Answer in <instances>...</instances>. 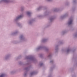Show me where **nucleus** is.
<instances>
[{"label": "nucleus", "instance_id": "nucleus-1", "mask_svg": "<svg viewBox=\"0 0 77 77\" xmlns=\"http://www.w3.org/2000/svg\"><path fill=\"white\" fill-rule=\"evenodd\" d=\"M72 20H70V21L69 22V24L70 25L71 24H72Z\"/></svg>", "mask_w": 77, "mask_h": 77}, {"label": "nucleus", "instance_id": "nucleus-2", "mask_svg": "<svg viewBox=\"0 0 77 77\" xmlns=\"http://www.w3.org/2000/svg\"><path fill=\"white\" fill-rule=\"evenodd\" d=\"M22 17H23V16H22L21 15L20 16H19V17H17V19H19V18H22Z\"/></svg>", "mask_w": 77, "mask_h": 77}, {"label": "nucleus", "instance_id": "nucleus-3", "mask_svg": "<svg viewBox=\"0 0 77 77\" xmlns=\"http://www.w3.org/2000/svg\"><path fill=\"white\" fill-rule=\"evenodd\" d=\"M5 76V74H2L0 75V77H4Z\"/></svg>", "mask_w": 77, "mask_h": 77}, {"label": "nucleus", "instance_id": "nucleus-4", "mask_svg": "<svg viewBox=\"0 0 77 77\" xmlns=\"http://www.w3.org/2000/svg\"><path fill=\"white\" fill-rule=\"evenodd\" d=\"M27 14L28 15H30V14H31V13H30V12H27Z\"/></svg>", "mask_w": 77, "mask_h": 77}, {"label": "nucleus", "instance_id": "nucleus-5", "mask_svg": "<svg viewBox=\"0 0 77 77\" xmlns=\"http://www.w3.org/2000/svg\"><path fill=\"white\" fill-rule=\"evenodd\" d=\"M33 74V72L31 73V75H32V74Z\"/></svg>", "mask_w": 77, "mask_h": 77}, {"label": "nucleus", "instance_id": "nucleus-6", "mask_svg": "<svg viewBox=\"0 0 77 77\" xmlns=\"http://www.w3.org/2000/svg\"><path fill=\"white\" fill-rule=\"evenodd\" d=\"M48 1H50V0H48Z\"/></svg>", "mask_w": 77, "mask_h": 77}]
</instances>
